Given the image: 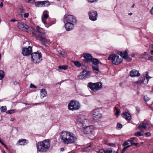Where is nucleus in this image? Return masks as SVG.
<instances>
[{
	"label": "nucleus",
	"instance_id": "obj_62",
	"mask_svg": "<svg viewBox=\"0 0 153 153\" xmlns=\"http://www.w3.org/2000/svg\"><path fill=\"white\" fill-rule=\"evenodd\" d=\"M28 2L29 3L30 1H35V0H28Z\"/></svg>",
	"mask_w": 153,
	"mask_h": 153
},
{
	"label": "nucleus",
	"instance_id": "obj_24",
	"mask_svg": "<svg viewBox=\"0 0 153 153\" xmlns=\"http://www.w3.org/2000/svg\"><path fill=\"white\" fill-rule=\"evenodd\" d=\"M49 12L47 10H45L43 13L42 16V20H43V19H46L48 18L49 17L48 15Z\"/></svg>",
	"mask_w": 153,
	"mask_h": 153
},
{
	"label": "nucleus",
	"instance_id": "obj_52",
	"mask_svg": "<svg viewBox=\"0 0 153 153\" xmlns=\"http://www.w3.org/2000/svg\"><path fill=\"white\" fill-rule=\"evenodd\" d=\"M29 13H25L24 14V17L25 18H27L28 17Z\"/></svg>",
	"mask_w": 153,
	"mask_h": 153
},
{
	"label": "nucleus",
	"instance_id": "obj_45",
	"mask_svg": "<svg viewBox=\"0 0 153 153\" xmlns=\"http://www.w3.org/2000/svg\"><path fill=\"white\" fill-rule=\"evenodd\" d=\"M30 88H37L36 86H35L32 83L30 84Z\"/></svg>",
	"mask_w": 153,
	"mask_h": 153
},
{
	"label": "nucleus",
	"instance_id": "obj_6",
	"mask_svg": "<svg viewBox=\"0 0 153 153\" xmlns=\"http://www.w3.org/2000/svg\"><path fill=\"white\" fill-rule=\"evenodd\" d=\"M42 55L38 51L32 53L31 54V60L34 63H38L42 60Z\"/></svg>",
	"mask_w": 153,
	"mask_h": 153
},
{
	"label": "nucleus",
	"instance_id": "obj_4",
	"mask_svg": "<svg viewBox=\"0 0 153 153\" xmlns=\"http://www.w3.org/2000/svg\"><path fill=\"white\" fill-rule=\"evenodd\" d=\"M80 108V104L76 100H72L68 105V109L71 111L77 110L79 109Z\"/></svg>",
	"mask_w": 153,
	"mask_h": 153
},
{
	"label": "nucleus",
	"instance_id": "obj_42",
	"mask_svg": "<svg viewBox=\"0 0 153 153\" xmlns=\"http://www.w3.org/2000/svg\"><path fill=\"white\" fill-rule=\"evenodd\" d=\"M146 59L153 61V56H149Z\"/></svg>",
	"mask_w": 153,
	"mask_h": 153
},
{
	"label": "nucleus",
	"instance_id": "obj_36",
	"mask_svg": "<svg viewBox=\"0 0 153 153\" xmlns=\"http://www.w3.org/2000/svg\"><path fill=\"white\" fill-rule=\"evenodd\" d=\"M6 110L7 108L6 106H2L1 108V112H4L6 111Z\"/></svg>",
	"mask_w": 153,
	"mask_h": 153
},
{
	"label": "nucleus",
	"instance_id": "obj_9",
	"mask_svg": "<svg viewBox=\"0 0 153 153\" xmlns=\"http://www.w3.org/2000/svg\"><path fill=\"white\" fill-rule=\"evenodd\" d=\"M100 109L97 108L94 109L91 111V114L94 120H97L101 117L102 115L100 113Z\"/></svg>",
	"mask_w": 153,
	"mask_h": 153
},
{
	"label": "nucleus",
	"instance_id": "obj_37",
	"mask_svg": "<svg viewBox=\"0 0 153 153\" xmlns=\"http://www.w3.org/2000/svg\"><path fill=\"white\" fill-rule=\"evenodd\" d=\"M74 63L75 66L78 67H80L81 66L80 63L78 61L74 62Z\"/></svg>",
	"mask_w": 153,
	"mask_h": 153
},
{
	"label": "nucleus",
	"instance_id": "obj_27",
	"mask_svg": "<svg viewBox=\"0 0 153 153\" xmlns=\"http://www.w3.org/2000/svg\"><path fill=\"white\" fill-rule=\"evenodd\" d=\"M144 99L147 104L148 105H150L152 103V102H151L150 99L146 96L144 97Z\"/></svg>",
	"mask_w": 153,
	"mask_h": 153
},
{
	"label": "nucleus",
	"instance_id": "obj_63",
	"mask_svg": "<svg viewBox=\"0 0 153 153\" xmlns=\"http://www.w3.org/2000/svg\"><path fill=\"white\" fill-rule=\"evenodd\" d=\"M131 146V145H128L126 147V149L128 148H129V147H130Z\"/></svg>",
	"mask_w": 153,
	"mask_h": 153
},
{
	"label": "nucleus",
	"instance_id": "obj_46",
	"mask_svg": "<svg viewBox=\"0 0 153 153\" xmlns=\"http://www.w3.org/2000/svg\"><path fill=\"white\" fill-rule=\"evenodd\" d=\"M134 137H132L130 138L127 140L128 141L130 142L131 143L133 142V140L134 139Z\"/></svg>",
	"mask_w": 153,
	"mask_h": 153
},
{
	"label": "nucleus",
	"instance_id": "obj_19",
	"mask_svg": "<svg viewBox=\"0 0 153 153\" xmlns=\"http://www.w3.org/2000/svg\"><path fill=\"white\" fill-rule=\"evenodd\" d=\"M130 75L131 77L138 76H140V74L138 71L134 70L130 71Z\"/></svg>",
	"mask_w": 153,
	"mask_h": 153
},
{
	"label": "nucleus",
	"instance_id": "obj_64",
	"mask_svg": "<svg viewBox=\"0 0 153 153\" xmlns=\"http://www.w3.org/2000/svg\"><path fill=\"white\" fill-rule=\"evenodd\" d=\"M20 10H21L20 11H21V13H22V12H23V9H22H22H20Z\"/></svg>",
	"mask_w": 153,
	"mask_h": 153
},
{
	"label": "nucleus",
	"instance_id": "obj_3",
	"mask_svg": "<svg viewBox=\"0 0 153 153\" xmlns=\"http://www.w3.org/2000/svg\"><path fill=\"white\" fill-rule=\"evenodd\" d=\"M36 30L39 33L38 35V39H39L41 43L43 44H45L49 42V40L47 39L45 37L46 31L42 28L40 27L39 26L36 27Z\"/></svg>",
	"mask_w": 153,
	"mask_h": 153
},
{
	"label": "nucleus",
	"instance_id": "obj_26",
	"mask_svg": "<svg viewBox=\"0 0 153 153\" xmlns=\"http://www.w3.org/2000/svg\"><path fill=\"white\" fill-rule=\"evenodd\" d=\"M50 18H48L46 19H43V20H42V22L45 25V27L47 28L49 27V24L48 23L50 22Z\"/></svg>",
	"mask_w": 153,
	"mask_h": 153
},
{
	"label": "nucleus",
	"instance_id": "obj_30",
	"mask_svg": "<svg viewBox=\"0 0 153 153\" xmlns=\"http://www.w3.org/2000/svg\"><path fill=\"white\" fill-rule=\"evenodd\" d=\"M56 20L55 19H50V22L48 23L49 24V27L51 26L52 25L56 23Z\"/></svg>",
	"mask_w": 153,
	"mask_h": 153
},
{
	"label": "nucleus",
	"instance_id": "obj_59",
	"mask_svg": "<svg viewBox=\"0 0 153 153\" xmlns=\"http://www.w3.org/2000/svg\"><path fill=\"white\" fill-rule=\"evenodd\" d=\"M3 3L2 2H1L0 3V7H2L3 6Z\"/></svg>",
	"mask_w": 153,
	"mask_h": 153
},
{
	"label": "nucleus",
	"instance_id": "obj_57",
	"mask_svg": "<svg viewBox=\"0 0 153 153\" xmlns=\"http://www.w3.org/2000/svg\"><path fill=\"white\" fill-rule=\"evenodd\" d=\"M17 20L14 19H11L10 20V22H15L16 21H17Z\"/></svg>",
	"mask_w": 153,
	"mask_h": 153
},
{
	"label": "nucleus",
	"instance_id": "obj_10",
	"mask_svg": "<svg viewBox=\"0 0 153 153\" xmlns=\"http://www.w3.org/2000/svg\"><path fill=\"white\" fill-rule=\"evenodd\" d=\"M88 14L90 20L94 21L97 20L98 14L96 11L91 10L88 12Z\"/></svg>",
	"mask_w": 153,
	"mask_h": 153
},
{
	"label": "nucleus",
	"instance_id": "obj_13",
	"mask_svg": "<svg viewBox=\"0 0 153 153\" xmlns=\"http://www.w3.org/2000/svg\"><path fill=\"white\" fill-rule=\"evenodd\" d=\"M17 27L19 29L24 31H27V30L30 28L29 26L22 22H19L18 23Z\"/></svg>",
	"mask_w": 153,
	"mask_h": 153
},
{
	"label": "nucleus",
	"instance_id": "obj_47",
	"mask_svg": "<svg viewBox=\"0 0 153 153\" xmlns=\"http://www.w3.org/2000/svg\"><path fill=\"white\" fill-rule=\"evenodd\" d=\"M105 151L104 150L101 149L97 153H105Z\"/></svg>",
	"mask_w": 153,
	"mask_h": 153
},
{
	"label": "nucleus",
	"instance_id": "obj_8",
	"mask_svg": "<svg viewBox=\"0 0 153 153\" xmlns=\"http://www.w3.org/2000/svg\"><path fill=\"white\" fill-rule=\"evenodd\" d=\"M94 128L93 126L83 127L82 129V132L84 134H93L94 133Z\"/></svg>",
	"mask_w": 153,
	"mask_h": 153
},
{
	"label": "nucleus",
	"instance_id": "obj_60",
	"mask_svg": "<svg viewBox=\"0 0 153 153\" xmlns=\"http://www.w3.org/2000/svg\"><path fill=\"white\" fill-rule=\"evenodd\" d=\"M150 53L152 55H153V49L150 51Z\"/></svg>",
	"mask_w": 153,
	"mask_h": 153
},
{
	"label": "nucleus",
	"instance_id": "obj_55",
	"mask_svg": "<svg viewBox=\"0 0 153 153\" xmlns=\"http://www.w3.org/2000/svg\"><path fill=\"white\" fill-rule=\"evenodd\" d=\"M107 145L111 146H115V144L113 143H109Z\"/></svg>",
	"mask_w": 153,
	"mask_h": 153
},
{
	"label": "nucleus",
	"instance_id": "obj_1",
	"mask_svg": "<svg viewBox=\"0 0 153 153\" xmlns=\"http://www.w3.org/2000/svg\"><path fill=\"white\" fill-rule=\"evenodd\" d=\"M60 137L62 142L67 145L74 143L77 140L76 135L71 132L62 131Z\"/></svg>",
	"mask_w": 153,
	"mask_h": 153
},
{
	"label": "nucleus",
	"instance_id": "obj_14",
	"mask_svg": "<svg viewBox=\"0 0 153 153\" xmlns=\"http://www.w3.org/2000/svg\"><path fill=\"white\" fill-rule=\"evenodd\" d=\"M91 74L90 71L84 70L83 72L80 73L78 76L79 78L80 79H82L88 77Z\"/></svg>",
	"mask_w": 153,
	"mask_h": 153
},
{
	"label": "nucleus",
	"instance_id": "obj_48",
	"mask_svg": "<svg viewBox=\"0 0 153 153\" xmlns=\"http://www.w3.org/2000/svg\"><path fill=\"white\" fill-rule=\"evenodd\" d=\"M144 135L146 137H149L151 135V134L150 132H148L145 133Z\"/></svg>",
	"mask_w": 153,
	"mask_h": 153
},
{
	"label": "nucleus",
	"instance_id": "obj_18",
	"mask_svg": "<svg viewBox=\"0 0 153 153\" xmlns=\"http://www.w3.org/2000/svg\"><path fill=\"white\" fill-rule=\"evenodd\" d=\"M74 23L67 22L65 25L66 30L67 31H69L72 29L74 27Z\"/></svg>",
	"mask_w": 153,
	"mask_h": 153
},
{
	"label": "nucleus",
	"instance_id": "obj_61",
	"mask_svg": "<svg viewBox=\"0 0 153 153\" xmlns=\"http://www.w3.org/2000/svg\"><path fill=\"white\" fill-rule=\"evenodd\" d=\"M60 150L62 152L64 150V148H62L60 149Z\"/></svg>",
	"mask_w": 153,
	"mask_h": 153
},
{
	"label": "nucleus",
	"instance_id": "obj_41",
	"mask_svg": "<svg viewBox=\"0 0 153 153\" xmlns=\"http://www.w3.org/2000/svg\"><path fill=\"white\" fill-rule=\"evenodd\" d=\"M122 125L121 124L118 123L117 124V128L118 129H119L122 127Z\"/></svg>",
	"mask_w": 153,
	"mask_h": 153
},
{
	"label": "nucleus",
	"instance_id": "obj_17",
	"mask_svg": "<svg viewBox=\"0 0 153 153\" xmlns=\"http://www.w3.org/2000/svg\"><path fill=\"white\" fill-rule=\"evenodd\" d=\"M65 19L67 22L75 23L76 22V19L75 17L72 15H68L66 17Z\"/></svg>",
	"mask_w": 153,
	"mask_h": 153
},
{
	"label": "nucleus",
	"instance_id": "obj_40",
	"mask_svg": "<svg viewBox=\"0 0 153 153\" xmlns=\"http://www.w3.org/2000/svg\"><path fill=\"white\" fill-rule=\"evenodd\" d=\"M141 78L142 79H141V80L138 81H137L136 82V83L138 84H140L142 82L143 83V81H144V79L143 80V77H142Z\"/></svg>",
	"mask_w": 153,
	"mask_h": 153
},
{
	"label": "nucleus",
	"instance_id": "obj_28",
	"mask_svg": "<svg viewBox=\"0 0 153 153\" xmlns=\"http://www.w3.org/2000/svg\"><path fill=\"white\" fill-rule=\"evenodd\" d=\"M92 68L93 72L95 73H98L99 72L98 67L97 65H93Z\"/></svg>",
	"mask_w": 153,
	"mask_h": 153
},
{
	"label": "nucleus",
	"instance_id": "obj_32",
	"mask_svg": "<svg viewBox=\"0 0 153 153\" xmlns=\"http://www.w3.org/2000/svg\"><path fill=\"white\" fill-rule=\"evenodd\" d=\"M135 135L137 137H139L140 136H142L144 134V133L143 131H138L135 133Z\"/></svg>",
	"mask_w": 153,
	"mask_h": 153
},
{
	"label": "nucleus",
	"instance_id": "obj_25",
	"mask_svg": "<svg viewBox=\"0 0 153 153\" xmlns=\"http://www.w3.org/2000/svg\"><path fill=\"white\" fill-rule=\"evenodd\" d=\"M47 92L45 89H42L40 90V96L42 98L46 96Z\"/></svg>",
	"mask_w": 153,
	"mask_h": 153
},
{
	"label": "nucleus",
	"instance_id": "obj_38",
	"mask_svg": "<svg viewBox=\"0 0 153 153\" xmlns=\"http://www.w3.org/2000/svg\"><path fill=\"white\" fill-rule=\"evenodd\" d=\"M15 112L14 110L13 109H10L8 110L6 112V113L9 114H11L14 113Z\"/></svg>",
	"mask_w": 153,
	"mask_h": 153
},
{
	"label": "nucleus",
	"instance_id": "obj_7",
	"mask_svg": "<svg viewBox=\"0 0 153 153\" xmlns=\"http://www.w3.org/2000/svg\"><path fill=\"white\" fill-rule=\"evenodd\" d=\"M110 59L112 61V63L115 65L119 64L122 61V59L120 58L118 55L115 54L110 56L108 60Z\"/></svg>",
	"mask_w": 153,
	"mask_h": 153
},
{
	"label": "nucleus",
	"instance_id": "obj_56",
	"mask_svg": "<svg viewBox=\"0 0 153 153\" xmlns=\"http://www.w3.org/2000/svg\"><path fill=\"white\" fill-rule=\"evenodd\" d=\"M150 13L152 15H153V7H152L151 9L150 10Z\"/></svg>",
	"mask_w": 153,
	"mask_h": 153
},
{
	"label": "nucleus",
	"instance_id": "obj_33",
	"mask_svg": "<svg viewBox=\"0 0 153 153\" xmlns=\"http://www.w3.org/2000/svg\"><path fill=\"white\" fill-rule=\"evenodd\" d=\"M91 62H92L93 64L95 65H97L99 62L98 59H92Z\"/></svg>",
	"mask_w": 153,
	"mask_h": 153
},
{
	"label": "nucleus",
	"instance_id": "obj_43",
	"mask_svg": "<svg viewBox=\"0 0 153 153\" xmlns=\"http://www.w3.org/2000/svg\"><path fill=\"white\" fill-rule=\"evenodd\" d=\"M124 59H126V60L128 62L131 61L132 60L131 58L128 56H126V58H125Z\"/></svg>",
	"mask_w": 153,
	"mask_h": 153
},
{
	"label": "nucleus",
	"instance_id": "obj_12",
	"mask_svg": "<svg viewBox=\"0 0 153 153\" xmlns=\"http://www.w3.org/2000/svg\"><path fill=\"white\" fill-rule=\"evenodd\" d=\"M32 53V47L30 46H28V48H24L22 50V53L26 56H28L30 55Z\"/></svg>",
	"mask_w": 153,
	"mask_h": 153
},
{
	"label": "nucleus",
	"instance_id": "obj_53",
	"mask_svg": "<svg viewBox=\"0 0 153 153\" xmlns=\"http://www.w3.org/2000/svg\"><path fill=\"white\" fill-rule=\"evenodd\" d=\"M128 141H126L123 144V146H124L128 145Z\"/></svg>",
	"mask_w": 153,
	"mask_h": 153
},
{
	"label": "nucleus",
	"instance_id": "obj_58",
	"mask_svg": "<svg viewBox=\"0 0 153 153\" xmlns=\"http://www.w3.org/2000/svg\"><path fill=\"white\" fill-rule=\"evenodd\" d=\"M126 147H125L122 150V153H123L125 152V151L126 150Z\"/></svg>",
	"mask_w": 153,
	"mask_h": 153
},
{
	"label": "nucleus",
	"instance_id": "obj_11",
	"mask_svg": "<svg viewBox=\"0 0 153 153\" xmlns=\"http://www.w3.org/2000/svg\"><path fill=\"white\" fill-rule=\"evenodd\" d=\"M35 6L38 7H48L50 5V2L47 1H38L35 2Z\"/></svg>",
	"mask_w": 153,
	"mask_h": 153
},
{
	"label": "nucleus",
	"instance_id": "obj_29",
	"mask_svg": "<svg viewBox=\"0 0 153 153\" xmlns=\"http://www.w3.org/2000/svg\"><path fill=\"white\" fill-rule=\"evenodd\" d=\"M120 55L121 56L124 58H126V56H128L127 52L126 50L123 52H121L120 53Z\"/></svg>",
	"mask_w": 153,
	"mask_h": 153
},
{
	"label": "nucleus",
	"instance_id": "obj_39",
	"mask_svg": "<svg viewBox=\"0 0 153 153\" xmlns=\"http://www.w3.org/2000/svg\"><path fill=\"white\" fill-rule=\"evenodd\" d=\"M114 108L115 109L116 112L115 113V115L117 116H118L120 113V110L118 109L116 107H114Z\"/></svg>",
	"mask_w": 153,
	"mask_h": 153
},
{
	"label": "nucleus",
	"instance_id": "obj_2",
	"mask_svg": "<svg viewBox=\"0 0 153 153\" xmlns=\"http://www.w3.org/2000/svg\"><path fill=\"white\" fill-rule=\"evenodd\" d=\"M50 141L48 140L39 142L37 144V151L40 152H47L50 147Z\"/></svg>",
	"mask_w": 153,
	"mask_h": 153
},
{
	"label": "nucleus",
	"instance_id": "obj_21",
	"mask_svg": "<svg viewBox=\"0 0 153 153\" xmlns=\"http://www.w3.org/2000/svg\"><path fill=\"white\" fill-rule=\"evenodd\" d=\"M147 123H144L143 122H142L140 124L138 128H140V130H141L142 128L145 130H148L149 128H147Z\"/></svg>",
	"mask_w": 153,
	"mask_h": 153
},
{
	"label": "nucleus",
	"instance_id": "obj_50",
	"mask_svg": "<svg viewBox=\"0 0 153 153\" xmlns=\"http://www.w3.org/2000/svg\"><path fill=\"white\" fill-rule=\"evenodd\" d=\"M60 54L63 56H65L66 55V53L65 52L63 51H60V53H59Z\"/></svg>",
	"mask_w": 153,
	"mask_h": 153
},
{
	"label": "nucleus",
	"instance_id": "obj_34",
	"mask_svg": "<svg viewBox=\"0 0 153 153\" xmlns=\"http://www.w3.org/2000/svg\"><path fill=\"white\" fill-rule=\"evenodd\" d=\"M4 73L3 71L0 70V80H2L4 77Z\"/></svg>",
	"mask_w": 153,
	"mask_h": 153
},
{
	"label": "nucleus",
	"instance_id": "obj_20",
	"mask_svg": "<svg viewBox=\"0 0 153 153\" xmlns=\"http://www.w3.org/2000/svg\"><path fill=\"white\" fill-rule=\"evenodd\" d=\"M152 77L148 75V73L147 72H146V73L145 76H144L143 77V80L144 79L143 83L144 84H147L148 83L149 79L152 78Z\"/></svg>",
	"mask_w": 153,
	"mask_h": 153
},
{
	"label": "nucleus",
	"instance_id": "obj_23",
	"mask_svg": "<svg viewBox=\"0 0 153 153\" xmlns=\"http://www.w3.org/2000/svg\"><path fill=\"white\" fill-rule=\"evenodd\" d=\"M122 116L127 120H130L131 119L130 114L127 112L123 113L122 114Z\"/></svg>",
	"mask_w": 153,
	"mask_h": 153
},
{
	"label": "nucleus",
	"instance_id": "obj_31",
	"mask_svg": "<svg viewBox=\"0 0 153 153\" xmlns=\"http://www.w3.org/2000/svg\"><path fill=\"white\" fill-rule=\"evenodd\" d=\"M58 68L59 69H63L64 70L67 69L68 68V66L67 65H60L58 66Z\"/></svg>",
	"mask_w": 153,
	"mask_h": 153
},
{
	"label": "nucleus",
	"instance_id": "obj_15",
	"mask_svg": "<svg viewBox=\"0 0 153 153\" xmlns=\"http://www.w3.org/2000/svg\"><path fill=\"white\" fill-rule=\"evenodd\" d=\"M83 56L85 59L83 61L85 63H88L91 62L92 59V56L90 54L86 53H83Z\"/></svg>",
	"mask_w": 153,
	"mask_h": 153
},
{
	"label": "nucleus",
	"instance_id": "obj_51",
	"mask_svg": "<svg viewBox=\"0 0 153 153\" xmlns=\"http://www.w3.org/2000/svg\"><path fill=\"white\" fill-rule=\"evenodd\" d=\"M87 1L90 3H93L97 1V0H87Z\"/></svg>",
	"mask_w": 153,
	"mask_h": 153
},
{
	"label": "nucleus",
	"instance_id": "obj_44",
	"mask_svg": "<svg viewBox=\"0 0 153 153\" xmlns=\"http://www.w3.org/2000/svg\"><path fill=\"white\" fill-rule=\"evenodd\" d=\"M147 55V52H145L144 53V54L143 55H142L141 56V58H144L145 59H147L146 58H145L144 57V56H146V55Z\"/></svg>",
	"mask_w": 153,
	"mask_h": 153
},
{
	"label": "nucleus",
	"instance_id": "obj_5",
	"mask_svg": "<svg viewBox=\"0 0 153 153\" xmlns=\"http://www.w3.org/2000/svg\"><path fill=\"white\" fill-rule=\"evenodd\" d=\"M88 86L94 92H96L100 90L102 87V84L100 82L96 83L89 82L88 84Z\"/></svg>",
	"mask_w": 153,
	"mask_h": 153
},
{
	"label": "nucleus",
	"instance_id": "obj_16",
	"mask_svg": "<svg viewBox=\"0 0 153 153\" xmlns=\"http://www.w3.org/2000/svg\"><path fill=\"white\" fill-rule=\"evenodd\" d=\"M87 119L86 117L83 115H79L77 117V120L78 122L81 123L82 125H83V124L87 122Z\"/></svg>",
	"mask_w": 153,
	"mask_h": 153
},
{
	"label": "nucleus",
	"instance_id": "obj_35",
	"mask_svg": "<svg viewBox=\"0 0 153 153\" xmlns=\"http://www.w3.org/2000/svg\"><path fill=\"white\" fill-rule=\"evenodd\" d=\"M106 153H117L116 152L114 151H112V148H110L108 149L107 150H106Z\"/></svg>",
	"mask_w": 153,
	"mask_h": 153
},
{
	"label": "nucleus",
	"instance_id": "obj_54",
	"mask_svg": "<svg viewBox=\"0 0 153 153\" xmlns=\"http://www.w3.org/2000/svg\"><path fill=\"white\" fill-rule=\"evenodd\" d=\"M0 143L4 146L6 149H7V147L6 145L0 140Z\"/></svg>",
	"mask_w": 153,
	"mask_h": 153
},
{
	"label": "nucleus",
	"instance_id": "obj_49",
	"mask_svg": "<svg viewBox=\"0 0 153 153\" xmlns=\"http://www.w3.org/2000/svg\"><path fill=\"white\" fill-rule=\"evenodd\" d=\"M131 146H137L138 143H135L134 142H131Z\"/></svg>",
	"mask_w": 153,
	"mask_h": 153
},
{
	"label": "nucleus",
	"instance_id": "obj_22",
	"mask_svg": "<svg viewBox=\"0 0 153 153\" xmlns=\"http://www.w3.org/2000/svg\"><path fill=\"white\" fill-rule=\"evenodd\" d=\"M27 140L26 139H22L19 140L17 143L18 145H25L27 144Z\"/></svg>",
	"mask_w": 153,
	"mask_h": 153
}]
</instances>
